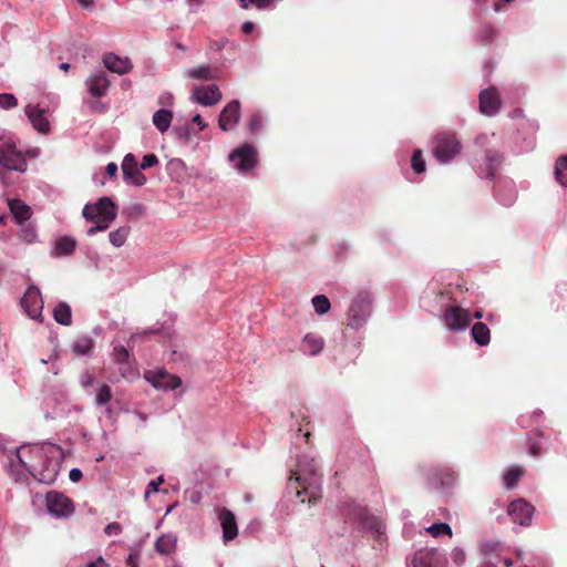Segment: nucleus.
Here are the masks:
<instances>
[{"label": "nucleus", "mask_w": 567, "mask_h": 567, "mask_svg": "<svg viewBox=\"0 0 567 567\" xmlns=\"http://www.w3.org/2000/svg\"><path fill=\"white\" fill-rule=\"evenodd\" d=\"M322 477L312 452L296 454V467L291 470L287 489L300 503H315L321 495Z\"/></svg>", "instance_id": "1"}, {"label": "nucleus", "mask_w": 567, "mask_h": 567, "mask_svg": "<svg viewBox=\"0 0 567 567\" xmlns=\"http://www.w3.org/2000/svg\"><path fill=\"white\" fill-rule=\"evenodd\" d=\"M463 292L461 285L432 279L420 298L421 307L435 317H441L446 308L460 302V296Z\"/></svg>", "instance_id": "2"}, {"label": "nucleus", "mask_w": 567, "mask_h": 567, "mask_svg": "<svg viewBox=\"0 0 567 567\" xmlns=\"http://www.w3.org/2000/svg\"><path fill=\"white\" fill-rule=\"evenodd\" d=\"M340 513L344 520L355 526L359 532L370 534L382 543L384 525L378 517L370 515L367 507L353 501H344L341 503Z\"/></svg>", "instance_id": "3"}, {"label": "nucleus", "mask_w": 567, "mask_h": 567, "mask_svg": "<svg viewBox=\"0 0 567 567\" xmlns=\"http://www.w3.org/2000/svg\"><path fill=\"white\" fill-rule=\"evenodd\" d=\"M373 312V296L369 290L362 289L351 299L346 319L347 327L359 331L365 327Z\"/></svg>", "instance_id": "4"}, {"label": "nucleus", "mask_w": 567, "mask_h": 567, "mask_svg": "<svg viewBox=\"0 0 567 567\" xmlns=\"http://www.w3.org/2000/svg\"><path fill=\"white\" fill-rule=\"evenodd\" d=\"M463 144L454 131H443L434 135L432 141V155L441 165L451 164L461 155Z\"/></svg>", "instance_id": "5"}, {"label": "nucleus", "mask_w": 567, "mask_h": 567, "mask_svg": "<svg viewBox=\"0 0 567 567\" xmlns=\"http://www.w3.org/2000/svg\"><path fill=\"white\" fill-rule=\"evenodd\" d=\"M420 470L426 478V488L440 494L452 489L457 481V473L450 466H422Z\"/></svg>", "instance_id": "6"}, {"label": "nucleus", "mask_w": 567, "mask_h": 567, "mask_svg": "<svg viewBox=\"0 0 567 567\" xmlns=\"http://www.w3.org/2000/svg\"><path fill=\"white\" fill-rule=\"evenodd\" d=\"M227 159L238 175L248 176L258 166L259 153L250 143H243L229 152Z\"/></svg>", "instance_id": "7"}, {"label": "nucleus", "mask_w": 567, "mask_h": 567, "mask_svg": "<svg viewBox=\"0 0 567 567\" xmlns=\"http://www.w3.org/2000/svg\"><path fill=\"white\" fill-rule=\"evenodd\" d=\"M8 458L11 467L14 465V462L17 461L37 481L47 485L53 484L59 475V463L53 460L44 461L42 468L38 473H34L31 470V467L23 461L19 449L11 452Z\"/></svg>", "instance_id": "8"}, {"label": "nucleus", "mask_w": 567, "mask_h": 567, "mask_svg": "<svg viewBox=\"0 0 567 567\" xmlns=\"http://www.w3.org/2000/svg\"><path fill=\"white\" fill-rule=\"evenodd\" d=\"M443 320L446 329L451 332L458 333L465 331L472 320V315L468 309L460 307L457 303H453L442 316L439 317Z\"/></svg>", "instance_id": "9"}, {"label": "nucleus", "mask_w": 567, "mask_h": 567, "mask_svg": "<svg viewBox=\"0 0 567 567\" xmlns=\"http://www.w3.org/2000/svg\"><path fill=\"white\" fill-rule=\"evenodd\" d=\"M48 513L55 518H69L74 514L72 499L58 491H50L45 495Z\"/></svg>", "instance_id": "10"}, {"label": "nucleus", "mask_w": 567, "mask_h": 567, "mask_svg": "<svg viewBox=\"0 0 567 567\" xmlns=\"http://www.w3.org/2000/svg\"><path fill=\"white\" fill-rule=\"evenodd\" d=\"M82 215L87 221H93L96 218L115 220L117 216V206L110 197L103 196L94 204L87 203L83 207Z\"/></svg>", "instance_id": "11"}, {"label": "nucleus", "mask_w": 567, "mask_h": 567, "mask_svg": "<svg viewBox=\"0 0 567 567\" xmlns=\"http://www.w3.org/2000/svg\"><path fill=\"white\" fill-rule=\"evenodd\" d=\"M538 128L537 123L528 121L523 116L517 123L516 134L514 136V145L519 153L529 152L535 146V133Z\"/></svg>", "instance_id": "12"}, {"label": "nucleus", "mask_w": 567, "mask_h": 567, "mask_svg": "<svg viewBox=\"0 0 567 567\" xmlns=\"http://www.w3.org/2000/svg\"><path fill=\"white\" fill-rule=\"evenodd\" d=\"M0 169L24 173L27 161L22 153L11 143H0Z\"/></svg>", "instance_id": "13"}, {"label": "nucleus", "mask_w": 567, "mask_h": 567, "mask_svg": "<svg viewBox=\"0 0 567 567\" xmlns=\"http://www.w3.org/2000/svg\"><path fill=\"white\" fill-rule=\"evenodd\" d=\"M408 567H447L446 555L436 548H422L406 561Z\"/></svg>", "instance_id": "14"}, {"label": "nucleus", "mask_w": 567, "mask_h": 567, "mask_svg": "<svg viewBox=\"0 0 567 567\" xmlns=\"http://www.w3.org/2000/svg\"><path fill=\"white\" fill-rule=\"evenodd\" d=\"M24 312L33 320L42 321L44 301L40 289L35 285H29L20 300Z\"/></svg>", "instance_id": "15"}, {"label": "nucleus", "mask_w": 567, "mask_h": 567, "mask_svg": "<svg viewBox=\"0 0 567 567\" xmlns=\"http://www.w3.org/2000/svg\"><path fill=\"white\" fill-rule=\"evenodd\" d=\"M241 116V104L237 99L228 102L221 110L218 117V127L223 132L234 131L239 124Z\"/></svg>", "instance_id": "16"}, {"label": "nucleus", "mask_w": 567, "mask_h": 567, "mask_svg": "<svg viewBox=\"0 0 567 567\" xmlns=\"http://www.w3.org/2000/svg\"><path fill=\"white\" fill-rule=\"evenodd\" d=\"M122 172L124 182L128 185L141 187L146 184V177L138 167L137 158L134 154L128 153L122 162Z\"/></svg>", "instance_id": "17"}, {"label": "nucleus", "mask_w": 567, "mask_h": 567, "mask_svg": "<svg viewBox=\"0 0 567 567\" xmlns=\"http://www.w3.org/2000/svg\"><path fill=\"white\" fill-rule=\"evenodd\" d=\"M502 106L501 95L495 86L484 89L478 94L480 112L486 116H495Z\"/></svg>", "instance_id": "18"}, {"label": "nucleus", "mask_w": 567, "mask_h": 567, "mask_svg": "<svg viewBox=\"0 0 567 567\" xmlns=\"http://www.w3.org/2000/svg\"><path fill=\"white\" fill-rule=\"evenodd\" d=\"M145 379L157 390L171 391L181 386L182 380L175 374L159 369L156 371H148Z\"/></svg>", "instance_id": "19"}, {"label": "nucleus", "mask_w": 567, "mask_h": 567, "mask_svg": "<svg viewBox=\"0 0 567 567\" xmlns=\"http://www.w3.org/2000/svg\"><path fill=\"white\" fill-rule=\"evenodd\" d=\"M534 511V506L524 498L514 499L507 508L508 515L520 526L530 525Z\"/></svg>", "instance_id": "20"}, {"label": "nucleus", "mask_w": 567, "mask_h": 567, "mask_svg": "<svg viewBox=\"0 0 567 567\" xmlns=\"http://www.w3.org/2000/svg\"><path fill=\"white\" fill-rule=\"evenodd\" d=\"M85 86L90 95L94 99H101L106 95L110 87V80L104 70L93 71L85 80Z\"/></svg>", "instance_id": "21"}, {"label": "nucleus", "mask_w": 567, "mask_h": 567, "mask_svg": "<svg viewBox=\"0 0 567 567\" xmlns=\"http://www.w3.org/2000/svg\"><path fill=\"white\" fill-rule=\"evenodd\" d=\"M503 159V154L498 151L487 150L483 163L476 168L477 175L482 178L494 179Z\"/></svg>", "instance_id": "22"}, {"label": "nucleus", "mask_w": 567, "mask_h": 567, "mask_svg": "<svg viewBox=\"0 0 567 567\" xmlns=\"http://www.w3.org/2000/svg\"><path fill=\"white\" fill-rule=\"evenodd\" d=\"M494 195L503 206H512L517 198V189L514 181L509 178H498L494 186Z\"/></svg>", "instance_id": "23"}, {"label": "nucleus", "mask_w": 567, "mask_h": 567, "mask_svg": "<svg viewBox=\"0 0 567 567\" xmlns=\"http://www.w3.org/2000/svg\"><path fill=\"white\" fill-rule=\"evenodd\" d=\"M269 124V114L265 110L258 109L248 117L245 127L249 136L257 138L266 133Z\"/></svg>", "instance_id": "24"}, {"label": "nucleus", "mask_w": 567, "mask_h": 567, "mask_svg": "<svg viewBox=\"0 0 567 567\" xmlns=\"http://www.w3.org/2000/svg\"><path fill=\"white\" fill-rule=\"evenodd\" d=\"M221 97L223 94L216 84L195 86L192 91V100L203 106H214Z\"/></svg>", "instance_id": "25"}, {"label": "nucleus", "mask_w": 567, "mask_h": 567, "mask_svg": "<svg viewBox=\"0 0 567 567\" xmlns=\"http://www.w3.org/2000/svg\"><path fill=\"white\" fill-rule=\"evenodd\" d=\"M32 127L40 134H48L51 131L50 121L45 116V110L39 105L28 104L24 109Z\"/></svg>", "instance_id": "26"}, {"label": "nucleus", "mask_w": 567, "mask_h": 567, "mask_svg": "<svg viewBox=\"0 0 567 567\" xmlns=\"http://www.w3.org/2000/svg\"><path fill=\"white\" fill-rule=\"evenodd\" d=\"M103 64L110 72L118 75L127 74L133 68L127 56H121L112 52L104 54Z\"/></svg>", "instance_id": "27"}, {"label": "nucleus", "mask_w": 567, "mask_h": 567, "mask_svg": "<svg viewBox=\"0 0 567 567\" xmlns=\"http://www.w3.org/2000/svg\"><path fill=\"white\" fill-rule=\"evenodd\" d=\"M220 526L223 528V540L225 544L235 539L238 535V527L235 515L227 508L220 509L218 514Z\"/></svg>", "instance_id": "28"}, {"label": "nucleus", "mask_w": 567, "mask_h": 567, "mask_svg": "<svg viewBox=\"0 0 567 567\" xmlns=\"http://www.w3.org/2000/svg\"><path fill=\"white\" fill-rule=\"evenodd\" d=\"M324 347L322 337L316 333H307L300 344V351L310 357L318 355Z\"/></svg>", "instance_id": "29"}, {"label": "nucleus", "mask_w": 567, "mask_h": 567, "mask_svg": "<svg viewBox=\"0 0 567 567\" xmlns=\"http://www.w3.org/2000/svg\"><path fill=\"white\" fill-rule=\"evenodd\" d=\"M76 246L78 241L74 237L64 235L55 241L54 248L51 251V257L61 258L71 256L74 252Z\"/></svg>", "instance_id": "30"}, {"label": "nucleus", "mask_w": 567, "mask_h": 567, "mask_svg": "<svg viewBox=\"0 0 567 567\" xmlns=\"http://www.w3.org/2000/svg\"><path fill=\"white\" fill-rule=\"evenodd\" d=\"M498 35L497 28L491 22L481 23L475 33L476 40L483 45L492 44Z\"/></svg>", "instance_id": "31"}, {"label": "nucleus", "mask_w": 567, "mask_h": 567, "mask_svg": "<svg viewBox=\"0 0 567 567\" xmlns=\"http://www.w3.org/2000/svg\"><path fill=\"white\" fill-rule=\"evenodd\" d=\"M177 544V537L172 534H163L161 535L154 544L155 550L163 556L171 555L175 551Z\"/></svg>", "instance_id": "32"}, {"label": "nucleus", "mask_w": 567, "mask_h": 567, "mask_svg": "<svg viewBox=\"0 0 567 567\" xmlns=\"http://www.w3.org/2000/svg\"><path fill=\"white\" fill-rule=\"evenodd\" d=\"M173 116L174 115L171 110L162 107L153 114L152 123L157 128V131L163 134L168 131L173 121Z\"/></svg>", "instance_id": "33"}, {"label": "nucleus", "mask_w": 567, "mask_h": 567, "mask_svg": "<svg viewBox=\"0 0 567 567\" xmlns=\"http://www.w3.org/2000/svg\"><path fill=\"white\" fill-rule=\"evenodd\" d=\"M471 337L478 347H486L491 342V330L483 322H476L471 328Z\"/></svg>", "instance_id": "34"}, {"label": "nucleus", "mask_w": 567, "mask_h": 567, "mask_svg": "<svg viewBox=\"0 0 567 567\" xmlns=\"http://www.w3.org/2000/svg\"><path fill=\"white\" fill-rule=\"evenodd\" d=\"M545 437V432L542 429L533 430L527 436V453L533 457L542 455L540 441Z\"/></svg>", "instance_id": "35"}, {"label": "nucleus", "mask_w": 567, "mask_h": 567, "mask_svg": "<svg viewBox=\"0 0 567 567\" xmlns=\"http://www.w3.org/2000/svg\"><path fill=\"white\" fill-rule=\"evenodd\" d=\"M10 212L17 223L22 224L31 216V209L28 205L19 199L9 200Z\"/></svg>", "instance_id": "36"}, {"label": "nucleus", "mask_w": 567, "mask_h": 567, "mask_svg": "<svg viewBox=\"0 0 567 567\" xmlns=\"http://www.w3.org/2000/svg\"><path fill=\"white\" fill-rule=\"evenodd\" d=\"M54 320L62 326H71L72 310L69 303L60 301L53 309Z\"/></svg>", "instance_id": "37"}, {"label": "nucleus", "mask_w": 567, "mask_h": 567, "mask_svg": "<svg viewBox=\"0 0 567 567\" xmlns=\"http://www.w3.org/2000/svg\"><path fill=\"white\" fill-rule=\"evenodd\" d=\"M525 471L518 466L508 468L503 473V482L506 489H513L517 486Z\"/></svg>", "instance_id": "38"}, {"label": "nucleus", "mask_w": 567, "mask_h": 567, "mask_svg": "<svg viewBox=\"0 0 567 567\" xmlns=\"http://www.w3.org/2000/svg\"><path fill=\"white\" fill-rule=\"evenodd\" d=\"M554 175L556 182L561 187H567V155H560L556 162L554 167Z\"/></svg>", "instance_id": "39"}, {"label": "nucleus", "mask_w": 567, "mask_h": 567, "mask_svg": "<svg viewBox=\"0 0 567 567\" xmlns=\"http://www.w3.org/2000/svg\"><path fill=\"white\" fill-rule=\"evenodd\" d=\"M93 340L89 336H82L76 338L72 346V350L78 355H87L93 349Z\"/></svg>", "instance_id": "40"}, {"label": "nucleus", "mask_w": 567, "mask_h": 567, "mask_svg": "<svg viewBox=\"0 0 567 567\" xmlns=\"http://www.w3.org/2000/svg\"><path fill=\"white\" fill-rule=\"evenodd\" d=\"M130 230L131 228L128 226H122L115 230H112L109 234L110 243L116 248L122 247L128 237Z\"/></svg>", "instance_id": "41"}, {"label": "nucleus", "mask_w": 567, "mask_h": 567, "mask_svg": "<svg viewBox=\"0 0 567 567\" xmlns=\"http://www.w3.org/2000/svg\"><path fill=\"white\" fill-rule=\"evenodd\" d=\"M187 75L196 80H213L214 74L209 65H199L187 70Z\"/></svg>", "instance_id": "42"}, {"label": "nucleus", "mask_w": 567, "mask_h": 567, "mask_svg": "<svg viewBox=\"0 0 567 567\" xmlns=\"http://www.w3.org/2000/svg\"><path fill=\"white\" fill-rule=\"evenodd\" d=\"M480 551L482 558H491L497 560L498 558V544L493 540H484L480 544Z\"/></svg>", "instance_id": "43"}, {"label": "nucleus", "mask_w": 567, "mask_h": 567, "mask_svg": "<svg viewBox=\"0 0 567 567\" xmlns=\"http://www.w3.org/2000/svg\"><path fill=\"white\" fill-rule=\"evenodd\" d=\"M411 168L416 174H423L426 171V164L422 150L415 148L413 151L411 156Z\"/></svg>", "instance_id": "44"}, {"label": "nucleus", "mask_w": 567, "mask_h": 567, "mask_svg": "<svg viewBox=\"0 0 567 567\" xmlns=\"http://www.w3.org/2000/svg\"><path fill=\"white\" fill-rule=\"evenodd\" d=\"M311 302L316 313H318L319 316L326 315L331 308L330 300L324 295L315 296Z\"/></svg>", "instance_id": "45"}, {"label": "nucleus", "mask_w": 567, "mask_h": 567, "mask_svg": "<svg viewBox=\"0 0 567 567\" xmlns=\"http://www.w3.org/2000/svg\"><path fill=\"white\" fill-rule=\"evenodd\" d=\"M112 399V390L107 384H102L96 389L95 404L97 406H104L110 403Z\"/></svg>", "instance_id": "46"}, {"label": "nucleus", "mask_w": 567, "mask_h": 567, "mask_svg": "<svg viewBox=\"0 0 567 567\" xmlns=\"http://www.w3.org/2000/svg\"><path fill=\"white\" fill-rule=\"evenodd\" d=\"M425 530L433 537H439L441 535H447L451 537L453 535L451 526L446 523H434L426 527Z\"/></svg>", "instance_id": "47"}, {"label": "nucleus", "mask_w": 567, "mask_h": 567, "mask_svg": "<svg viewBox=\"0 0 567 567\" xmlns=\"http://www.w3.org/2000/svg\"><path fill=\"white\" fill-rule=\"evenodd\" d=\"M18 236L23 243L29 245L38 239L37 229L30 224L22 226Z\"/></svg>", "instance_id": "48"}, {"label": "nucleus", "mask_w": 567, "mask_h": 567, "mask_svg": "<svg viewBox=\"0 0 567 567\" xmlns=\"http://www.w3.org/2000/svg\"><path fill=\"white\" fill-rule=\"evenodd\" d=\"M112 357L115 363L117 364H127L130 353L128 350L124 346H115L113 348Z\"/></svg>", "instance_id": "49"}, {"label": "nucleus", "mask_w": 567, "mask_h": 567, "mask_svg": "<svg viewBox=\"0 0 567 567\" xmlns=\"http://www.w3.org/2000/svg\"><path fill=\"white\" fill-rule=\"evenodd\" d=\"M114 220H107L106 218H96L92 223L94 225L86 230L87 236H93L99 231L106 230Z\"/></svg>", "instance_id": "50"}, {"label": "nucleus", "mask_w": 567, "mask_h": 567, "mask_svg": "<svg viewBox=\"0 0 567 567\" xmlns=\"http://www.w3.org/2000/svg\"><path fill=\"white\" fill-rule=\"evenodd\" d=\"M18 100L11 93H0V107L4 110L12 109L17 106Z\"/></svg>", "instance_id": "51"}, {"label": "nucleus", "mask_w": 567, "mask_h": 567, "mask_svg": "<svg viewBox=\"0 0 567 567\" xmlns=\"http://www.w3.org/2000/svg\"><path fill=\"white\" fill-rule=\"evenodd\" d=\"M451 559L457 567L463 566L466 560L464 549L461 547H454L451 551Z\"/></svg>", "instance_id": "52"}, {"label": "nucleus", "mask_w": 567, "mask_h": 567, "mask_svg": "<svg viewBox=\"0 0 567 567\" xmlns=\"http://www.w3.org/2000/svg\"><path fill=\"white\" fill-rule=\"evenodd\" d=\"M173 133L183 143H187L190 138V128L188 125L175 126Z\"/></svg>", "instance_id": "53"}, {"label": "nucleus", "mask_w": 567, "mask_h": 567, "mask_svg": "<svg viewBox=\"0 0 567 567\" xmlns=\"http://www.w3.org/2000/svg\"><path fill=\"white\" fill-rule=\"evenodd\" d=\"M164 482V477L161 475L156 477L155 480H152L144 492V497L148 498L151 494L157 493L159 485Z\"/></svg>", "instance_id": "54"}, {"label": "nucleus", "mask_w": 567, "mask_h": 567, "mask_svg": "<svg viewBox=\"0 0 567 567\" xmlns=\"http://www.w3.org/2000/svg\"><path fill=\"white\" fill-rule=\"evenodd\" d=\"M158 164V158L155 154H146L142 158L141 169H147Z\"/></svg>", "instance_id": "55"}, {"label": "nucleus", "mask_w": 567, "mask_h": 567, "mask_svg": "<svg viewBox=\"0 0 567 567\" xmlns=\"http://www.w3.org/2000/svg\"><path fill=\"white\" fill-rule=\"evenodd\" d=\"M122 533V526L118 523H111L105 526L104 534L106 536H117Z\"/></svg>", "instance_id": "56"}, {"label": "nucleus", "mask_w": 567, "mask_h": 567, "mask_svg": "<svg viewBox=\"0 0 567 567\" xmlns=\"http://www.w3.org/2000/svg\"><path fill=\"white\" fill-rule=\"evenodd\" d=\"M146 212V207L143 204L136 203L128 207V215L131 217L142 216Z\"/></svg>", "instance_id": "57"}, {"label": "nucleus", "mask_w": 567, "mask_h": 567, "mask_svg": "<svg viewBox=\"0 0 567 567\" xmlns=\"http://www.w3.org/2000/svg\"><path fill=\"white\" fill-rule=\"evenodd\" d=\"M489 140H491L489 135H487L485 133L478 134L475 138V145H477L480 147H484L487 144H489Z\"/></svg>", "instance_id": "58"}, {"label": "nucleus", "mask_w": 567, "mask_h": 567, "mask_svg": "<svg viewBox=\"0 0 567 567\" xmlns=\"http://www.w3.org/2000/svg\"><path fill=\"white\" fill-rule=\"evenodd\" d=\"M82 476H83V474L80 468L74 467V468H71L69 472V478L73 483H78L82 478Z\"/></svg>", "instance_id": "59"}, {"label": "nucleus", "mask_w": 567, "mask_h": 567, "mask_svg": "<svg viewBox=\"0 0 567 567\" xmlns=\"http://www.w3.org/2000/svg\"><path fill=\"white\" fill-rule=\"evenodd\" d=\"M309 437H310V433L309 432L301 433V430H299L298 433L296 434L293 444L297 446L301 442L308 443Z\"/></svg>", "instance_id": "60"}, {"label": "nucleus", "mask_w": 567, "mask_h": 567, "mask_svg": "<svg viewBox=\"0 0 567 567\" xmlns=\"http://www.w3.org/2000/svg\"><path fill=\"white\" fill-rule=\"evenodd\" d=\"M118 167L115 163L111 162L105 167V174L109 177H115L117 175Z\"/></svg>", "instance_id": "61"}, {"label": "nucleus", "mask_w": 567, "mask_h": 567, "mask_svg": "<svg viewBox=\"0 0 567 567\" xmlns=\"http://www.w3.org/2000/svg\"><path fill=\"white\" fill-rule=\"evenodd\" d=\"M158 103L161 105H172L173 104V95H172V93L166 92V93L162 94L158 97Z\"/></svg>", "instance_id": "62"}, {"label": "nucleus", "mask_w": 567, "mask_h": 567, "mask_svg": "<svg viewBox=\"0 0 567 567\" xmlns=\"http://www.w3.org/2000/svg\"><path fill=\"white\" fill-rule=\"evenodd\" d=\"M84 567H109V565L104 560V558L102 556H100L95 560L90 561L89 564H86Z\"/></svg>", "instance_id": "63"}, {"label": "nucleus", "mask_w": 567, "mask_h": 567, "mask_svg": "<svg viewBox=\"0 0 567 567\" xmlns=\"http://www.w3.org/2000/svg\"><path fill=\"white\" fill-rule=\"evenodd\" d=\"M476 567H497V560L491 558H482Z\"/></svg>", "instance_id": "64"}]
</instances>
